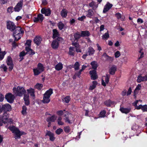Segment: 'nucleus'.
<instances>
[{
  "label": "nucleus",
  "mask_w": 147,
  "mask_h": 147,
  "mask_svg": "<svg viewBox=\"0 0 147 147\" xmlns=\"http://www.w3.org/2000/svg\"><path fill=\"white\" fill-rule=\"evenodd\" d=\"M9 115L6 112H5L3 116H0V125L2 126L3 123L4 124L12 122L11 119H9Z\"/></svg>",
  "instance_id": "423d86ee"
},
{
  "label": "nucleus",
  "mask_w": 147,
  "mask_h": 147,
  "mask_svg": "<svg viewBox=\"0 0 147 147\" xmlns=\"http://www.w3.org/2000/svg\"><path fill=\"white\" fill-rule=\"evenodd\" d=\"M27 108L25 106H24L22 107V113L23 115H26L27 113Z\"/></svg>",
  "instance_id": "37998d69"
},
{
  "label": "nucleus",
  "mask_w": 147,
  "mask_h": 147,
  "mask_svg": "<svg viewBox=\"0 0 147 147\" xmlns=\"http://www.w3.org/2000/svg\"><path fill=\"white\" fill-rule=\"evenodd\" d=\"M0 68H3L4 71H6L7 69V68L6 66L4 65H2L0 67Z\"/></svg>",
  "instance_id": "680f3d73"
},
{
  "label": "nucleus",
  "mask_w": 147,
  "mask_h": 147,
  "mask_svg": "<svg viewBox=\"0 0 147 147\" xmlns=\"http://www.w3.org/2000/svg\"><path fill=\"white\" fill-rule=\"evenodd\" d=\"M94 14V13L93 10L91 9H89L87 11L86 16L88 17L91 18L92 16H93Z\"/></svg>",
  "instance_id": "c9c22d12"
},
{
  "label": "nucleus",
  "mask_w": 147,
  "mask_h": 147,
  "mask_svg": "<svg viewBox=\"0 0 147 147\" xmlns=\"http://www.w3.org/2000/svg\"><path fill=\"white\" fill-rule=\"evenodd\" d=\"M120 110L122 113L127 114L130 111L131 109L130 108L121 107L120 108Z\"/></svg>",
  "instance_id": "393cba45"
},
{
  "label": "nucleus",
  "mask_w": 147,
  "mask_h": 147,
  "mask_svg": "<svg viewBox=\"0 0 147 147\" xmlns=\"http://www.w3.org/2000/svg\"><path fill=\"white\" fill-rule=\"evenodd\" d=\"M5 98L7 101L10 103L13 102L14 98V96L11 93H9L5 96Z\"/></svg>",
  "instance_id": "9b49d317"
},
{
  "label": "nucleus",
  "mask_w": 147,
  "mask_h": 147,
  "mask_svg": "<svg viewBox=\"0 0 147 147\" xmlns=\"http://www.w3.org/2000/svg\"><path fill=\"white\" fill-rule=\"evenodd\" d=\"M13 7H9L7 9V11L8 13H11L13 11Z\"/></svg>",
  "instance_id": "13d9d810"
},
{
  "label": "nucleus",
  "mask_w": 147,
  "mask_h": 147,
  "mask_svg": "<svg viewBox=\"0 0 147 147\" xmlns=\"http://www.w3.org/2000/svg\"><path fill=\"white\" fill-rule=\"evenodd\" d=\"M3 111H9L11 110V105L8 104H6L2 106Z\"/></svg>",
  "instance_id": "f3484780"
},
{
  "label": "nucleus",
  "mask_w": 147,
  "mask_h": 147,
  "mask_svg": "<svg viewBox=\"0 0 147 147\" xmlns=\"http://www.w3.org/2000/svg\"><path fill=\"white\" fill-rule=\"evenodd\" d=\"M53 38H58L59 36V33L57 30L55 29H53Z\"/></svg>",
  "instance_id": "473e14b6"
},
{
  "label": "nucleus",
  "mask_w": 147,
  "mask_h": 147,
  "mask_svg": "<svg viewBox=\"0 0 147 147\" xmlns=\"http://www.w3.org/2000/svg\"><path fill=\"white\" fill-rule=\"evenodd\" d=\"M27 91L28 93L30 94L31 96L32 97H34V89L32 88H30V89H28Z\"/></svg>",
  "instance_id": "2f4dec72"
},
{
  "label": "nucleus",
  "mask_w": 147,
  "mask_h": 147,
  "mask_svg": "<svg viewBox=\"0 0 147 147\" xmlns=\"http://www.w3.org/2000/svg\"><path fill=\"white\" fill-rule=\"evenodd\" d=\"M41 11L42 14H45L46 16H49L51 13V11L50 9L49 8H42L41 10Z\"/></svg>",
  "instance_id": "dca6fc26"
},
{
  "label": "nucleus",
  "mask_w": 147,
  "mask_h": 147,
  "mask_svg": "<svg viewBox=\"0 0 147 147\" xmlns=\"http://www.w3.org/2000/svg\"><path fill=\"white\" fill-rule=\"evenodd\" d=\"M89 5L90 7H92V9L94 10H96L98 6V5L94 1H92L90 3Z\"/></svg>",
  "instance_id": "a211bd4d"
},
{
  "label": "nucleus",
  "mask_w": 147,
  "mask_h": 147,
  "mask_svg": "<svg viewBox=\"0 0 147 147\" xmlns=\"http://www.w3.org/2000/svg\"><path fill=\"white\" fill-rule=\"evenodd\" d=\"M131 92V88H129L127 92V96H128L129 95H130Z\"/></svg>",
  "instance_id": "338daca9"
},
{
  "label": "nucleus",
  "mask_w": 147,
  "mask_h": 147,
  "mask_svg": "<svg viewBox=\"0 0 147 147\" xmlns=\"http://www.w3.org/2000/svg\"><path fill=\"white\" fill-rule=\"evenodd\" d=\"M63 131V129L61 128L58 129L56 131L55 133L57 135L60 134Z\"/></svg>",
  "instance_id": "5fc2aeb1"
},
{
  "label": "nucleus",
  "mask_w": 147,
  "mask_h": 147,
  "mask_svg": "<svg viewBox=\"0 0 147 147\" xmlns=\"http://www.w3.org/2000/svg\"><path fill=\"white\" fill-rule=\"evenodd\" d=\"M31 42V41L30 40H27L25 44V46L30 47Z\"/></svg>",
  "instance_id": "4d7b16f0"
},
{
  "label": "nucleus",
  "mask_w": 147,
  "mask_h": 147,
  "mask_svg": "<svg viewBox=\"0 0 147 147\" xmlns=\"http://www.w3.org/2000/svg\"><path fill=\"white\" fill-rule=\"evenodd\" d=\"M141 88V86L140 84H139L136 87V89L134 91V96H136V95L138 92L139 90H140Z\"/></svg>",
  "instance_id": "f704fd0d"
},
{
  "label": "nucleus",
  "mask_w": 147,
  "mask_h": 147,
  "mask_svg": "<svg viewBox=\"0 0 147 147\" xmlns=\"http://www.w3.org/2000/svg\"><path fill=\"white\" fill-rule=\"evenodd\" d=\"M14 30H15L13 32V35L14 36L15 40L17 41L21 38L24 31L20 26L16 27Z\"/></svg>",
  "instance_id": "7ed1b4c3"
},
{
  "label": "nucleus",
  "mask_w": 147,
  "mask_h": 147,
  "mask_svg": "<svg viewBox=\"0 0 147 147\" xmlns=\"http://www.w3.org/2000/svg\"><path fill=\"white\" fill-rule=\"evenodd\" d=\"M80 66L79 63L78 62H76L74 65V68L75 70H78L79 69Z\"/></svg>",
  "instance_id": "8fccbe9b"
},
{
  "label": "nucleus",
  "mask_w": 147,
  "mask_h": 147,
  "mask_svg": "<svg viewBox=\"0 0 147 147\" xmlns=\"http://www.w3.org/2000/svg\"><path fill=\"white\" fill-rule=\"evenodd\" d=\"M115 16L118 19H121L122 21H124L125 20V17L122 16L121 14L119 13H116Z\"/></svg>",
  "instance_id": "7c9ffc66"
},
{
  "label": "nucleus",
  "mask_w": 147,
  "mask_h": 147,
  "mask_svg": "<svg viewBox=\"0 0 147 147\" xmlns=\"http://www.w3.org/2000/svg\"><path fill=\"white\" fill-rule=\"evenodd\" d=\"M68 11L65 9H63L61 12V15L63 18H65L67 16Z\"/></svg>",
  "instance_id": "bb28decb"
},
{
  "label": "nucleus",
  "mask_w": 147,
  "mask_h": 147,
  "mask_svg": "<svg viewBox=\"0 0 147 147\" xmlns=\"http://www.w3.org/2000/svg\"><path fill=\"white\" fill-rule=\"evenodd\" d=\"M63 67V64L61 63H59L57 64L55 66V68L57 71L61 70Z\"/></svg>",
  "instance_id": "c756f323"
},
{
  "label": "nucleus",
  "mask_w": 147,
  "mask_h": 147,
  "mask_svg": "<svg viewBox=\"0 0 147 147\" xmlns=\"http://www.w3.org/2000/svg\"><path fill=\"white\" fill-rule=\"evenodd\" d=\"M53 93L52 89H50L47 90L44 94L42 102L44 103H49L50 101V97Z\"/></svg>",
  "instance_id": "39448f33"
},
{
  "label": "nucleus",
  "mask_w": 147,
  "mask_h": 147,
  "mask_svg": "<svg viewBox=\"0 0 147 147\" xmlns=\"http://www.w3.org/2000/svg\"><path fill=\"white\" fill-rule=\"evenodd\" d=\"M64 130L66 133H68L71 131V128L69 126H65L64 127Z\"/></svg>",
  "instance_id": "de8ad7c7"
},
{
  "label": "nucleus",
  "mask_w": 147,
  "mask_h": 147,
  "mask_svg": "<svg viewBox=\"0 0 147 147\" xmlns=\"http://www.w3.org/2000/svg\"><path fill=\"white\" fill-rule=\"evenodd\" d=\"M64 117L65 118L64 119L65 120V121L69 123H71V121L73 119L72 115L68 112H67L66 114L65 115Z\"/></svg>",
  "instance_id": "9d476101"
},
{
  "label": "nucleus",
  "mask_w": 147,
  "mask_h": 147,
  "mask_svg": "<svg viewBox=\"0 0 147 147\" xmlns=\"http://www.w3.org/2000/svg\"><path fill=\"white\" fill-rule=\"evenodd\" d=\"M33 71L34 74L35 76L38 75L41 72L38 70L37 68L34 69Z\"/></svg>",
  "instance_id": "c03bdc74"
},
{
  "label": "nucleus",
  "mask_w": 147,
  "mask_h": 147,
  "mask_svg": "<svg viewBox=\"0 0 147 147\" xmlns=\"http://www.w3.org/2000/svg\"><path fill=\"white\" fill-rule=\"evenodd\" d=\"M43 85L41 84L37 83L34 86V88L38 90H40L42 88Z\"/></svg>",
  "instance_id": "79ce46f5"
},
{
  "label": "nucleus",
  "mask_w": 147,
  "mask_h": 147,
  "mask_svg": "<svg viewBox=\"0 0 147 147\" xmlns=\"http://www.w3.org/2000/svg\"><path fill=\"white\" fill-rule=\"evenodd\" d=\"M86 18V16H83L80 17H79L78 19V20L81 21H82L84 19Z\"/></svg>",
  "instance_id": "e2e57ef3"
},
{
  "label": "nucleus",
  "mask_w": 147,
  "mask_h": 147,
  "mask_svg": "<svg viewBox=\"0 0 147 147\" xmlns=\"http://www.w3.org/2000/svg\"><path fill=\"white\" fill-rule=\"evenodd\" d=\"M7 29L12 31H14L16 27L14 23L10 21H8L7 22Z\"/></svg>",
  "instance_id": "6e6552de"
},
{
  "label": "nucleus",
  "mask_w": 147,
  "mask_h": 147,
  "mask_svg": "<svg viewBox=\"0 0 147 147\" xmlns=\"http://www.w3.org/2000/svg\"><path fill=\"white\" fill-rule=\"evenodd\" d=\"M109 78V76L108 75L102 77V84L103 86H106V83L107 84L108 83Z\"/></svg>",
  "instance_id": "4468645a"
},
{
  "label": "nucleus",
  "mask_w": 147,
  "mask_h": 147,
  "mask_svg": "<svg viewBox=\"0 0 147 147\" xmlns=\"http://www.w3.org/2000/svg\"><path fill=\"white\" fill-rule=\"evenodd\" d=\"M74 49L73 47H71L69 48V55L71 56H74Z\"/></svg>",
  "instance_id": "a19ab883"
},
{
  "label": "nucleus",
  "mask_w": 147,
  "mask_h": 147,
  "mask_svg": "<svg viewBox=\"0 0 147 147\" xmlns=\"http://www.w3.org/2000/svg\"><path fill=\"white\" fill-rule=\"evenodd\" d=\"M4 99V96L1 94L0 93V102L3 101Z\"/></svg>",
  "instance_id": "774afa93"
},
{
  "label": "nucleus",
  "mask_w": 147,
  "mask_h": 147,
  "mask_svg": "<svg viewBox=\"0 0 147 147\" xmlns=\"http://www.w3.org/2000/svg\"><path fill=\"white\" fill-rule=\"evenodd\" d=\"M109 34L107 32L102 36V38L103 39L107 40L109 37Z\"/></svg>",
  "instance_id": "09e8293b"
},
{
  "label": "nucleus",
  "mask_w": 147,
  "mask_h": 147,
  "mask_svg": "<svg viewBox=\"0 0 147 147\" xmlns=\"http://www.w3.org/2000/svg\"><path fill=\"white\" fill-rule=\"evenodd\" d=\"M70 99L69 96H67L65 97L63 100V101L66 103H68L70 100Z\"/></svg>",
  "instance_id": "603ef678"
},
{
  "label": "nucleus",
  "mask_w": 147,
  "mask_h": 147,
  "mask_svg": "<svg viewBox=\"0 0 147 147\" xmlns=\"http://www.w3.org/2000/svg\"><path fill=\"white\" fill-rule=\"evenodd\" d=\"M106 113V111L105 110H103L100 112L99 114V116L101 117H104L105 116Z\"/></svg>",
  "instance_id": "864d4df0"
},
{
  "label": "nucleus",
  "mask_w": 147,
  "mask_h": 147,
  "mask_svg": "<svg viewBox=\"0 0 147 147\" xmlns=\"http://www.w3.org/2000/svg\"><path fill=\"white\" fill-rule=\"evenodd\" d=\"M142 110L143 111H147V105H145L142 106Z\"/></svg>",
  "instance_id": "052dcab7"
},
{
  "label": "nucleus",
  "mask_w": 147,
  "mask_h": 147,
  "mask_svg": "<svg viewBox=\"0 0 147 147\" xmlns=\"http://www.w3.org/2000/svg\"><path fill=\"white\" fill-rule=\"evenodd\" d=\"M73 36V35H72ZM73 36V39H74V41H76V42H78V39L81 36V34L80 35V33L78 32L74 34V36Z\"/></svg>",
  "instance_id": "b1692460"
},
{
  "label": "nucleus",
  "mask_w": 147,
  "mask_h": 147,
  "mask_svg": "<svg viewBox=\"0 0 147 147\" xmlns=\"http://www.w3.org/2000/svg\"><path fill=\"white\" fill-rule=\"evenodd\" d=\"M57 117L56 115H54L51 117H48L46 121L48 122V127H50L51 126V122H55L57 119Z\"/></svg>",
  "instance_id": "0eeeda50"
},
{
  "label": "nucleus",
  "mask_w": 147,
  "mask_h": 147,
  "mask_svg": "<svg viewBox=\"0 0 147 147\" xmlns=\"http://www.w3.org/2000/svg\"><path fill=\"white\" fill-rule=\"evenodd\" d=\"M8 128L13 133L15 139L20 138L21 136L24 134V132L20 131L18 128L13 126H9Z\"/></svg>",
  "instance_id": "f257e3e1"
},
{
  "label": "nucleus",
  "mask_w": 147,
  "mask_h": 147,
  "mask_svg": "<svg viewBox=\"0 0 147 147\" xmlns=\"http://www.w3.org/2000/svg\"><path fill=\"white\" fill-rule=\"evenodd\" d=\"M13 93L16 95L20 96H22L26 92L24 88L19 86L17 88H13Z\"/></svg>",
  "instance_id": "20e7f679"
},
{
  "label": "nucleus",
  "mask_w": 147,
  "mask_h": 147,
  "mask_svg": "<svg viewBox=\"0 0 147 147\" xmlns=\"http://www.w3.org/2000/svg\"><path fill=\"white\" fill-rule=\"evenodd\" d=\"M37 68L41 72L43 71L44 69V67L40 63L38 64Z\"/></svg>",
  "instance_id": "ea45409f"
},
{
  "label": "nucleus",
  "mask_w": 147,
  "mask_h": 147,
  "mask_svg": "<svg viewBox=\"0 0 147 147\" xmlns=\"http://www.w3.org/2000/svg\"><path fill=\"white\" fill-rule=\"evenodd\" d=\"M42 41L41 38L39 36H36L34 40V41L35 43L37 45H39Z\"/></svg>",
  "instance_id": "4be33fe9"
},
{
  "label": "nucleus",
  "mask_w": 147,
  "mask_h": 147,
  "mask_svg": "<svg viewBox=\"0 0 147 147\" xmlns=\"http://www.w3.org/2000/svg\"><path fill=\"white\" fill-rule=\"evenodd\" d=\"M44 19L43 16L41 14L39 13L37 16L34 17L33 19L34 22H42Z\"/></svg>",
  "instance_id": "1a4fd4ad"
},
{
  "label": "nucleus",
  "mask_w": 147,
  "mask_h": 147,
  "mask_svg": "<svg viewBox=\"0 0 147 147\" xmlns=\"http://www.w3.org/2000/svg\"><path fill=\"white\" fill-rule=\"evenodd\" d=\"M53 49L57 48L59 46V43L58 41L56 40H53L51 45Z\"/></svg>",
  "instance_id": "cd10ccee"
},
{
  "label": "nucleus",
  "mask_w": 147,
  "mask_h": 147,
  "mask_svg": "<svg viewBox=\"0 0 147 147\" xmlns=\"http://www.w3.org/2000/svg\"><path fill=\"white\" fill-rule=\"evenodd\" d=\"M23 0H21L18 3L14 8L15 11H19L22 8L23 4Z\"/></svg>",
  "instance_id": "ddd939ff"
},
{
  "label": "nucleus",
  "mask_w": 147,
  "mask_h": 147,
  "mask_svg": "<svg viewBox=\"0 0 147 147\" xmlns=\"http://www.w3.org/2000/svg\"><path fill=\"white\" fill-rule=\"evenodd\" d=\"M88 65L87 64V65H82V69H80L81 71H82L87 67L88 66Z\"/></svg>",
  "instance_id": "0e129e2a"
},
{
  "label": "nucleus",
  "mask_w": 147,
  "mask_h": 147,
  "mask_svg": "<svg viewBox=\"0 0 147 147\" xmlns=\"http://www.w3.org/2000/svg\"><path fill=\"white\" fill-rule=\"evenodd\" d=\"M73 36L72 35H71L70 37V39L72 41V44L76 48H78L80 47V46L79 45L78 42H76V41H74V39H73Z\"/></svg>",
  "instance_id": "6ab92c4d"
},
{
  "label": "nucleus",
  "mask_w": 147,
  "mask_h": 147,
  "mask_svg": "<svg viewBox=\"0 0 147 147\" xmlns=\"http://www.w3.org/2000/svg\"><path fill=\"white\" fill-rule=\"evenodd\" d=\"M81 36H88L90 35V34L88 31H81Z\"/></svg>",
  "instance_id": "c85d7f7f"
},
{
  "label": "nucleus",
  "mask_w": 147,
  "mask_h": 147,
  "mask_svg": "<svg viewBox=\"0 0 147 147\" xmlns=\"http://www.w3.org/2000/svg\"><path fill=\"white\" fill-rule=\"evenodd\" d=\"M92 68L94 69L90 70L89 72V73L91 75V78L92 80H95L97 78V76L96 74V70L98 67L97 62L95 61H93L92 62L90 63Z\"/></svg>",
  "instance_id": "f03ea898"
},
{
  "label": "nucleus",
  "mask_w": 147,
  "mask_h": 147,
  "mask_svg": "<svg viewBox=\"0 0 147 147\" xmlns=\"http://www.w3.org/2000/svg\"><path fill=\"white\" fill-rule=\"evenodd\" d=\"M95 50L91 47H89L87 53H88V55H93L94 53Z\"/></svg>",
  "instance_id": "72a5a7b5"
},
{
  "label": "nucleus",
  "mask_w": 147,
  "mask_h": 147,
  "mask_svg": "<svg viewBox=\"0 0 147 147\" xmlns=\"http://www.w3.org/2000/svg\"><path fill=\"white\" fill-rule=\"evenodd\" d=\"M104 103L107 106H109L111 105L112 102L110 100H108L105 101Z\"/></svg>",
  "instance_id": "6e6d98bb"
},
{
  "label": "nucleus",
  "mask_w": 147,
  "mask_h": 147,
  "mask_svg": "<svg viewBox=\"0 0 147 147\" xmlns=\"http://www.w3.org/2000/svg\"><path fill=\"white\" fill-rule=\"evenodd\" d=\"M26 55L24 51H22L21 52L20 54V61H22L23 59V56Z\"/></svg>",
  "instance_id": "3c124183"
},
{
  "label": "nucleus",
  "mask_w": 147,
  "mask_h": 147,
  "mask_svg": "<svg viewBox=\"0 0 147 147\" xmlns=\"http://www.w3.org/2000/svg\"><path fill=\"white\" fill-rule=\"evenodd\" d=\"M57 25L59 29L60 30H62L64 26V24L61 22H59Z\"/></svg>",
  "instance_id": "49530a36"
},
{
  "label": "nucleus",
  "mask_w": 147,
  "mask_h": 147,
  "mask_svg": "<svg viewBox=\"0 0 147 147\" xmlns=\"http://www.w3.org/2000/svg\"><path fill=\"white\" fill-rule=\"evenodd\" d=\"M6 63L7 65L9 66V70L10 71H11L13 68V64L12 59L10 57H8Z\"/></svg>",
  "instance_id": "f8f14e48"
},
{
  "label": "nucleus",
  "mask_w": 147,
  "mask_h": 147,
  "mask_svg": "<svg viewBox=\"0 0 147 147\" xmlns=\"http://www.w3.org/2000/svg\"><path fill=\"white\" fill-rule=\"evenodd\" d=\"M57 114L61 116V115H62L63 114V111H62V110L58 111L57 112Z\"/></svg>",
  "instance_id": "69168bd1"
},
{
  "label": "nucleus",
  "mask_w": 147,
  "mask_h": 147,
  "mask_svg": "<svg viewBox=\"0 0 147 147\" xmlns=\"http://www.w3.org/2000/svg\"><path fill=\"white\" fill-rule=\"evenodd\" d=\"M97 84L98 83L96 81H92V84L90 86L89 88V90H92L96 88Z\"/></svg>",
  "instance_id": "a878e982"
},
{
  "label": "nucleus",
  "mask_w": 147,
  "mask_h": 147,
  "mask_svg": "<svg viewBox=\"0 0 147 147\" xmlns=\"http://www.w3.org/2000/svg\"><path fill=\"white\" fill-rule=\"evenodd\" d=\"M112 6L113 5L112 4L108 2H107L106 4L104 6L103 11V13H105L107 12L111 8Z\"/></svg>",
  "instance_id": "2eb2a0df"
},
{
  "label": "nucleus",
  "mask_w": 147,
  "mask_h": 147,
  "mask_svg": "<svg viewBox=\"0 0 147 147\" xmlns=\"http://www.w3.org/2000/svg\"><path fill=\"white\" fill-rule=\"evenodd\" d=\"M62 118L61 117H59L57 120V124L58 125H62L64 124V123L62 121Z\"/></svg>",
  "instance_id": "4c0bfd02"
},
{
  "label": "nucleus",
  "mask_w": 147,
  "mask_h": 147,
  "mask_svg": "<svg viewBox=\"0 0 147 147\" xmlns=\"http://www.w3.org/2000/svg\"><path fill=\"white\" fill-rule=\"evenodd\" d=\"M46 135L49 136V137L50 140L52 141H54L55 139V138L54 137V134L50 131H47Z\"/></svg>",
  "instance_id": "aec40b11"
},
{
  "label": "nucleus",
  "mask_w": 147,
  "mask_h": 147,
  "mask_svg": "<svg viewBox=\"0 0 147 147\" xmlns=\"http://www.w3.org/2000/svg\"><path fill=\"white\" fill-rule=\"evenodd\" d=\"M102 56L105 58L109 62H112L113 60V57L108 56L105 53H103Z\"/></svg>",
  "instance_id": "5701e85b"
},
{
  "label": "nucleus",
  "mask_w": 147,
  "mask_h": 147,
  "mask_svg": "<svg viewBox=\"0 0 147 147\" xmlns=\"http://www.w3.org/2000/svg\"><path fill=\"white\" fill-rule=\"evenodd\" d=\"M6 53L5 51H1V49L0 48V61L3 59Z\"/></svg>",
  "instance_id": "58836bf2"
},
{
  "label": "nucleus",
  "mask_w": 147,
  "mask_h": 147,
  "mask_svg": "<svg viewBox=\"0 0 147 147\" xmlns=\"http://www.w3.org/2000/svg\"><path fill=\"white\" fill-rule=\"evenodd\" d=\"M30 46H26V51L28 52H29V53H30V54L33 55L34 54V52H32V50L30 49Z\"/></svg>",
  "instance_id": "e433bc0d"
},
{
  "label": "nucleus",
  "mask_w": 147,
  "mask_h": 147,
  "mask_svg": "<svg viewBox=\"0 0 147 147\" xmlns=\"http://www.w3.org/2000/svg\"><path fill=\"white\" fill-rule=\"evenodd\" d=\"M137 81L138 82L144 81V77L142 76L141 75H140L138 77Z\"/></svg>",
  "instance_id": "a18cd8bd"
},
{
  "label": "nucleus",
  "mask_w": 147,
  "mask_h": 147,
  "mask_svg": "<svg viewBox=\"0 0 147 147\" xmlns=\"http://www.w3.org/2000/svg\"><path fill=\"white\" fill-rule=\"evenodd\" d=\"M117 67L115 65H112L109 69V72L110 74L113 75L117 70Z\"/></svg>",
  "instance_id": "412c9836"
},
{
  "label": "nucleus",
  "mask_w": 147,
  "mask_h": 147,
  "mask_svg": "<svg viewBox=\"0 0 147 147\" xmlns=\"http://www.w3.org/2000/svg\"><path fill=\"white\" fill-rule=\"evenodd\" d=\"M120 52L118 51H116L115 54V58H118L120 56Z\"/></svg>",
  "instance_id": "bf43d9fd"
}]
</instances>
